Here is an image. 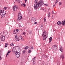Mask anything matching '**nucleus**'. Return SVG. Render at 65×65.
Returning <instances> with one entry per match:
<instances>
[{"label":"nucleus","instance_id":"nucleus-52","mask_svg":"<svg viewBox=\"0 0 65 65\" xmlns=\"http://www.w3.org/2000/svg\"><path fill=\"white\" fill-rule=\"evenodd\" d=\"M58 39H60V37H59Z\"/></svg>","mask_w":65,"mask_h":65},{"label":"nucleus","instance_id":"nucleus-15","mask_svg":"<svg viewBox=\"0 0 65 65\" xmlns=\"http://www.w3.org/2000/svg\"><path fill=\"white\" fill-rule=\"evenodd\" d=\"M49 42H51L52 41V37H50L49 38Z\"/></svg>","mask_w":65,"mask_h":65},{"label":"nucleus","instance_id":"nucleus-43","mask_svg":"<svg viewBox=\"0 0 65 65\" xmlns=\"http://www.w3.org/2000/svg\"><path fill=\"white\" fill-rule=\"evenodd\" d=\"M16 32H19V29H16Z\"/></svg>","mask_w":65,"mask_h":65},{"label":"nucleus","instance_id":"nucleus-18","mask_svg":"<svg viewBox=\"0 0 65 65\" xmlns=\"http://www.w3.org/2000/svg\"><path fill=\"white\" fill-rule=\"evenodd\" d=\"M10 52H11V51H9L7 53L6 55V57H7V55L8 54H9V53H10Z\"/></svg>","mask_w":65,"mask_h":65},{"label":"nucleus","instance_id":"nucleus-1","mask_svg":"<svg viewBox=\"0 0 65 65\" xmlns=\"http://www.w3.org/2000/svg\"><path fill=\"white\" fill-rule=\"evenodd\" d=\"M37 0H35V3L34 7L35 9H37L38 8V7H41L43 4V0H41L38 3L37 2Z\"/></svg>","mask_w":65,"mask_h":65},{"label":"nucleus","instance_id":"nucleus-46","mask_svg":"<svg viewBox=\"0 0 65 65\" xmlns=\"http://www.w3.org/2000/svg\"><path fill=\"white\" fill-rule=\"evenodd\" d=\"M16 40L17 41H19V39H17Z\"/></svg>","mask_w":65,"mask_h":65},{"label":"nucleus","instance_id":"nucleus-5","mask_svg":"<svg viewBox=\"0 0 65 65\" xmlns=\"http://www.w3.org/2000/svg\"><path fill=\"white\" fill-rule=\"evenodd\" d=\"M6 11L2 10L1 11L0 14L1 15H2V14H6Z\"/></svg>","mask_w":65,"mask_h":65},{"label":"nucleus","instance_id":"nucleus-39","mask_svg":"<svg viewBox=\"0 0 65 65\" xmlns=\"http://www.w3.org/2000/svg\"><path fill=\"white\" fill-rule=\"evenodd\" d=\"M19 26L20 27H22V26H21V25L19 24Z\"/></svg>","mask_w":65,"mask_h":65},{"label":"nucleus","instance_id":"nucleus-56","mask_svg":"<svg viewBox=\"0 0 65 65\" xmlns=\"http://www.w3.org/2000/svg\"><path fill=\"white\" fill-rule=\"evenodd\" d=\"M41 27H43V26H41Z\"/></svg>","mask_w":65,"mask_h":65},{"label":"nucleus","instance_id":"nucleus-54","mask_svg":"<svg viewBox=\"0 0 65 65\" xmlns=\"http://www.w3.org/2000/svg\"><path fill=\"white\" fill-rule=\"evenodd\" d=\"M25 2L26 3V2H27V0H25Z\"/></svg>","mask_w":65,"mask_h":65},{"label":"nucleus","instance_id":"nucleus-48","mask_svg":"<svg viewBox=\"0 0 65 65\" xmlns=\"http://www.w3.org/2000/svg\"><path fill=\"white\" fill-rule=\"evenodd\" d=\"M34 24H37V22H35L34 23Z\"/></svg>","mask_w":65,"mask_h":65},{"label":"nucleus","instance_id":"nucleus-31","mask_svg":"<svg viewBox=\"0 0 65 65\" xmlns=\"http://www.w3.org/2000/svg\"><path fill=\"white\" fill-rule=\"evenodd\" d=\"M61 4H62V3L61 2H59V5H61Z\"/></svg>","mask_w":65,"mask_h":65},{"label":"nucleus","instance_id":"nucleus-50","mask_svg":"<svg viewBox=\"0 0 65 65\" xmlns=\"http://www.w3.org/2000/svg\"><path fill=\"white\" fill-rule=\"evenodd\" d=\"M54 17V16L53 15H52V19H53V17Z\"/></svg>","mask_w":65,"mask_h":65},{"label":"nucleus","instance_id":"nucleus-37","mask_svg":"<svg viewBox=\"0 0 65 65\" xmlns=\"http://www.w3.org/2000/svg\"><path fill=\"white\" fill-rule=\"evenodd\" d=\"M25 52H26V51L25 50L23 51V54H24V53H25Z\"/></svg>","mask_w":65,"mask_h":65},{"label":"nucleus","instance_id":"nucleus-7","mask_svg":"<svg viewBox=\"0 0 65 65\" xmlns=\"http://www.w3.org/2000/svg\"><path fill=\"white\" fill-rule=\"evenodd\" d=\"M15 55L17 58H19L20 56V53L19 54V52H16L15 53Z\"/></svg>","mask_w":65,"mask_h":65},{"label":"nucleus","instance_id":"nucleus-33","mask_svg":"<svg viewBox=\"0 0 65 65\" xmlns=\"http://www.w3.org/2000/svg\"><path fill=\"white\" fill-rule=\"evenodd\" d=\"M46 22V18L45 17L44 18V22Z\"/></svg>","mask_w":65,"mask_h":65},{"label":"nucleus","instance_id":"nucleus-57","mask_svg":"<svg viewBox=\"0 0 65 65\" xmlns=\"http://www.w3.org/2000/svg\"><path fill=\"white\" fill-rule=\"evenodd\" d=\"M1 46V44H0V46Z\"/></svg>","mask_w":65,"mask_h":65},{"label":"nucleus","instance_id":"nucleus-16","mask_svg":"<svg viewBox=\"0 0 65 65\" xmlns=\"http://www.w3.org/2000/svg\"><path fill=\"white\" fill-rule=\"evenodd\" d=\"M21 6H23V7H25L26 6V4H21Z\"/></svg>","mask_w":65,"mask_h":65},{"label":"nucleus","instance_id":"nucleus-23","mask_svg":"<svg viewBox=\"0 0 65 65\" xmlns=\"http://www.w3.org/2000/svg\"><path fill=\"white\" fill-rule=\"evenodd\" d=\"M16 1L18 2V3H20L21 2V1L20 0H15Z\"/></svg>","mask_w":65,"mask_h":65},{"label":"nucleus","instance_id":"nucleus-27","mask_svg":"<svg viewBox=\"0 0 65 65\" xmlns=\"http://www.w3.org/2000/svg\"><path fill=\"white\" fill-rule=\"evenodd\" d=\"M29 34H32V31H29Z\"/></svg>","mask_w":65,"mask_h":65},{"label":"nucleus","instance_id":"nucleus-22","mask_svg":"<svg viewBox=\"0 0 65 65\" xmlns=\"http://www.w3.org/2000/svg\"><path fill=\"white\" fill-rule=\"evenodd\" d=\"M28 13L29 14V15H31V11H29Z\"/></svg>","mask_w":65,"mask_h":65},{"label":"nucleus","instance_id":"nucleus-21","mask_svg":"<svg viewBox=\"0 0 65 65\" xmlns=\"http://www.w3.org/2000/svg\"><path fill=\"white\" fill-rule=\"evenodd\" d=\"M10 45L11 46H13L14 45V44H13V43H12L10 44Z\"/></svg>","mask_w":65,"mask_h":65},{"label":"nucleus","instance_id":"nucleus-51","mask_svg":"<svg viewBox=\"0 0 65 65\" xmlns=\"http://www.w3.org/2000/svg\"><path fill=\"white\" fill-rule=\"evenodd\" d=\"M15 30H14L13 31V32H15Z\"/></svg>","mask_w":65,"mask_h":65},{"label":"nucleus","instance_id":"nucleus-26","mask_svg":"<svg viewBox=\"0 0 65 65\" xmlns=\"http://www.w3.org/2000/svg\"><path fill=\"white\" fill-rule=\"evenodd\" d=\"M8 8L7 7H5L3 9L4 10H6V9H7Z\"/></svg>","mask_w":65,"mask_h":65},{"label":"nucleus","instance_id":"nucleus-14","mask_svg":"<svg viewBox=\"0 0 65 65\" xmlns=\"http://www.w3.org/2000/svg\"><path fill=\"white\" fill-rule=\"evenodd\" d=\"M57 24L58 25H61V24H62V22L60 21H58L57 22Z\"/></svg>","mask_w":65,"mask_h":65},{"label":"nucleus","instance_id":"nucleus-58","mask_svg":"<svg viewBox=\"0 0 65 65\" xmlns=\"http://www.w3.org/2000/svg\"><path fill=\"white\" fill-rule=\"evenodd\" d=\"M55 14H56V13H55Z\"/></svg>","mask_w":65,"mask_h":65},{"label":"nucleus","instance_id":"nucleus-12","mask_svg":"<svg viewBox=\"0 0 65 65\" xmlns=\"http://www.w3.org/2000/svg\"><path fill=\"white\" fill-rule=\"evenodd\" d=\"M2 40L3 41H4L5 39V36H2Z\"/></svg>","mask_w":65,"mask_h":65},{"label":"nucleus","instance_id":"nucleus-4","mask_svg":"<svg viewBox=\"0 0 65 65\" xmlns=\"http://www.w3.org/2000/svg\"><path fill=\"white\" fill-rule=\"evenodd\" d=\"M18 9V6H14L13 7V9L14 11H17Z\"/></svg>","mask_w":65,"mask_h":65},{"label":"nucleus","instance_id":"nucleus-17","mask_svg":"<svg viewBox=\"0 0 65 65\" xmlns=\"http://www.w3.org/2000/svg\"><path fill=\"white\" fill-rule=\"evenodd\" d=\"M1 18H4L5 17V14H2L1 15Z\"/></svg>","mask_w":65,"mask_h":65},{"label":"nucleus","instance_id":"nucleus-25","mask_svg":"<svg viewBox=\"0 0 65 65\" xmlns=\"http://www.w3.org/2000/svg\"><path fill=\"white\" fill-rule=\"evenodd\" d=\"M2 40V36L0 37V41H1Z\"/></svg>","mask_w":65,"mask_h":65},{"label":"nucleus","instance_id":"nucleus-28","mask_svg":"<svg viewBox=\"0 0 65 65\" xmlns=\"http://www.w3.org/2000/svg\"><path fill=\"white\" fill-rule=\"evenodd\" d=\"M22 34L24 35H25V32H22Z\"/></svg>","mask_w":65,"mask_h":65},{"label":"nucleus","instance_id":"nucleus-20","mask_svg":"<svg viewBox=\"0 0 65 65\" xmlns=\"http://www.w3.org/2000/svg\"><path fill=\"white\" fill-rule=\"evenodd\" d=\"M15 38H16V39H19V37H18L17 36V35H15Z\"/></svg>","mask_w":65,"mask_h":65},{"label":"nucleus","instance_id":"nucleus-49","mask_svg":"<svg viewBox=\"0 0 65 65\" xmlns=\"http://www.w3.org/2000/svg\"><path fill=\"white\" fill-rule=\"evenodd\" d=\"M52 14H54V11H52Z\"/></svg>","mask_w":65,"mask_h":65},{"label":"nucleus","instance_id":"nucleus-9","mask_svg":"<svg viewBox=\"0 0 65 65\" xmlns=\"http://www.w3.org/2000/svg\"><path fill=\"white\" fill-rule=\"evenodd\" d=\"M36 18H33L31 19V21L32 22H35L36 21Z\"/></svg>","mask_w":65,"mask_h":65},{"label":"nucleus","instance_id":"nucleus-34","mask_svg":"<svg viewBox=\"0 0 65 65\" xmlns=\"http://www.w3.org/2000/svg\"><path fill=\"white\" fill-rule=\"evenodd\" d=\"M33 48H34V47L33 46L31 47L30 48L31 50H32Z\"/></svg>","mask_w":65,"mask_h":65},{"label":"nucleus","instance_id":"nucleus-29","mask_svg":"<svg viewBox=\"0 0 65 65\" xmlns=\"http://www.w3.org/2000/svg\"><path fill=\"white\" fill-rule=\"evenodd\" d=\"M28 48H29L28 47V46H26V47L25 48V50L27 49H28Z\"/></svg>","mask_w":65,"mask_h":65},{"label":"nucleus","instance_id":"nucleus-30","mask_svg":"<svg viewBox=\"0 0 65 65\" xmlns=\"http://www.w3.org/2000/svg\"><path fill=\"white\" fill-rule=\"evenodd\" d=\"M50 12H50L48 13V17H49V18H50Z\"/></svg>","mask_w":65,"mask_h":65},{"label":"nucleus","instance_id":"nucleus-11","mask_svg":"<svg viewBox=\"0 0 65 65\" xmlns=\"http://www.w3.org/2000/svg\"><path fill=\"white\" fill-rule=\"evenodd\" d=\"M7 33H8V31L6 30L4 31V34L5 35H7Z\"/></svg>","mask_w":65,"mask_h":65},{"label":"nucleus","instance_id":"nucleus-47","mask_svg":"<svg viewBox=\"0 0 65 65\" xmlns=\"http://www.w3.org/2000/svg\"><path fill=\"white\" fill-rule=\"evenodd\" d=\"M2 59V58L1 57V56H0V60H1Z\"/></svg>","mask_w":65,"mask_h":65},{"label":"nucleus","instance_id":"nucleus-45","mask_svg":"<svg viewBox=\"0 0 65 65\" xmlns=\"http://www.w3.org/2000/svg\"><path fill=\"white\" fill-rule=\"evenodd\" d=\"M44 57H45V58H47V56H46V55H45L44 56Z\"/></svg>","mask_w":65,"mask_h":65},{"label":"nucleus","instance_id":"nucleus-35","mask_svg":"<svg viewBox=\"0 0 65 65\" xmlns=\"http://www.w3.org/2000/svg\"><path fill=\"white\" fill-rule=\"evenodd\" d=\"M43 10H44V11H45L46 10V9L45 8H44L43 9Z\"/></svg>","mask_w":65,"mask_h":65},{"label":"nucleus","instance_id":"nucleus-6","mask_svg":"<svg viewBox=\"0 0 65 65\" xmlns=\"http://www.w3.org/2000/svg\"><path fill=\"white\" fill-rule=\"evenodd\" d=\"M52 49L53 51H56L57 48V46L55 45H53L52 48Z\"/></svg>","mask_w":65,"mask_h":65},{"label":"nucleus","instance_id":"nucleus-24","mask_svg":"<svg viewBox=\"0 0 65 65\" xmlns=\"http://www.w3.org/2000/svg\"><path fill=\"white\" fill-rule=\"evenodd\" d=\"M4 34V32H2L1 33V36H2Z\"/></svg>","mask_w":65,"mask_h":65},{"label":"nucleus","instance_id":"nucleus-3","mask_svg":"<svg viewBox=\"0 0 65 65\" xmlns=\"http://www.w3.org/2000/svg\"><path fill=\"white\" fill-rule=\"evenodd\" d=\"M22 15L21 14V13L19 12L18 13V21H20L21 20H22Z\"/></svg>","mask_w":65,"mask_h":65},{"label":"nucleus","instance_id":"nucleus-13","mask_svg":"<svg viewBox=\"0 0 65 65\" xmlns=\"http://www.w3.org/2000/svg\"><path fill=\"white\" fill-rule=\"evenodd\" d=\"M59 50L62 52L63 51V49L62 48V47L61 46H60Z\"/></svg>","mask_w":65,"mask_h":65},{"label":"nucleus","instance_id":"nucleus-42","mask_svg":"<svg viewBox=\"0 0 65 65\" xmlns=\"http://www.w3.org/2000/svg\"><path fill=\"white\" fill-rule=\"evenodd\" d=\"M5 45H8V44L7 43H6L5 44Z\"/></svg>","mask_w":65,"mask_h":65},{"label":"nucleus","instance_id":"nucleus-41","mask_svg":"<svg viewBox=\"0 0 65 65\" xmlns=\"http://www.w3.org/2000/svg\"><path fill=\"white\" fill-rule=\"evenodd\" d=\"M31 52V50H29L28 51V53H30Z\"/></svg>","mask_w":65,"mask_h":65},{"label":"nucleus","instance_id":"nucleus-8","mask_svg":"<svg viewBox=\"0 0 65 65\" xmlns=\"http://www.w3.org/2000/svg\"><path fill=\"white\" fill-rule=\"evenodd\" d=\"M16 48H15V47H14L12 49V52H13V53L14 54L15 53V52L17 53V51H16Z\"/></svg>","mask_w":65,"mask_h":65},{"label":"nucleus","instance_id":"nucleus-44","mask_svg":"<svg viewBox=\"0 0 65 65\" xmlns=\"http://www.w3.org/2000/svg\"><path fill=\"white\" fill-rule=\"evenodd\" d=\"M17 32H15H15H14L13 34H16Z\"/></svg>","mask_w":65,"mask_h":65},{"label":"nucleus","instance_id":"nucleus-36","mask_svg":"<svg viewBox=\"0 0 65 65\" xmlns=\"http://www.w3.org/2000/svg\"><path fill=\"white\" fill-rule=\"evenodd\" d=\"M35 61H33L32 63L33 64V65H34V64H35Z\"/></svg>","mask_w":65,"mask_h":65},{"label":"nucleus","instance_id":"nucleus-10","mask_svg":"<svg viewBox=\"0 0 65 65\" xmlns=\"http://www.w3.org/2000/svg\"><path fill=\"white\" fill-rule=\"evenodd\" d=\"M19 39L21 40H23L24 38L22 37V36H19Z\"/></svg>","mask_w":65,"mask_h":65},{"label":"nucleus","instance_id":"nucleus-40","mask_svg":"<svg viewBox=\"0 0 65 65\" xmlns=\"http://www.w3.org/2000/svg\"><path fill=\"white\" fill-rule=\"evenodd\" d=\"M35 58H36V57H34L33 59H32V61H34L35 59Z\"/></svg>","mask_w":65,"mask_h":65},{"label":"nucleus","instance_id":"nucleus-55","mask_svg":"<svg viewBox=\"0 0 65 65\" xmlns=\"http://www.w3.org/2000/svg\"><path fill=\"white\" fill-rule=\"evenodd\" d=\"M53 7H55V5H53Z\"/></svg>","mask_w":65,"mask_h":65},{"label":"nucleus","instance_id":"nucleus-32","mask_svg":"<svg viewBox=\"0 0 65 65\" xmlns=\"http://www.w3.org/2000/svg\"><path fill=\"white\" fill-rule=\"evenodd\" d=\"M44 5L45 6H48V4H44Z\"/></svg>","mask_w":65,"mask_h":65},{"label":"nucleus","instance_id":"nucleus-38","mask_svg":"<svg viewBox=\"0 0 65 65\" xmlns=\"http://www.w3.org/2000/svg\"><path fill=\"white\" fill-rule=\"evenodd\" d=\"M58 0H56L55 3V4H56V3L58 2Z\"/></svg>","mask_w":65,"mask_h":65},{"label":"nucleus","instance_id":"nucleus-53","mask_svg":"<svg viewBox=\"0 0 65 65\" xmlns=\"http://www.w3.org/2000/svg\"><path fill=\"white\" fill-rule=\"evenodd\" d=\"M5 47H7V45H5Z\"/></svg>","mask_w":65,"mask_h":65},{"label":"nucleus","instance_id":"nucleus-19","mask_svg":"<svg viewBox=\"0 0 65 65\" xmlns=\"http://www.w3.org/2000/svg\"><path fill=\"white\" fill-rule=\"evenodd\" d=\"M61 57L62 59H63L64 58V55L62 54L61 55Z\"/></svg>","mask_w":65,"mask_h":65},{"label":"nucleus","instance_id":"nucleus-2","mask_svg":"<svg viewBox=\"0 0 65 65\" xmlns=\"http://www.w3.org/2000/svg\"><path fill=\"white\" fill-rule=\"evenodd\" d=\"M42 36H43V38L44 40L47 37V34L45 31L43 32Z\"/></svg>","mask_w":65,"mask_h":65}]
</instances>
